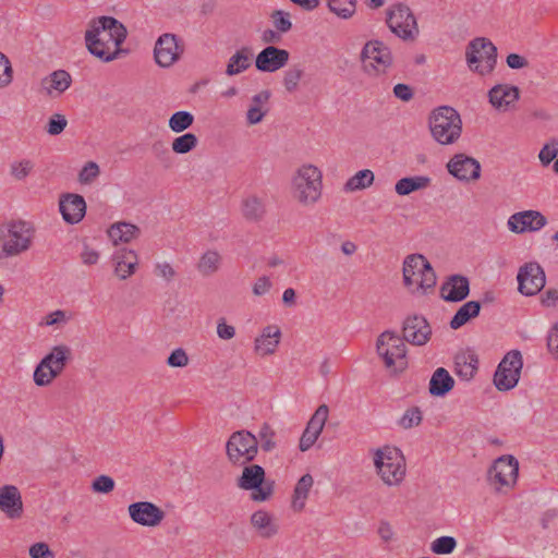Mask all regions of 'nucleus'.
<instances>
[{
  "label": "nucleus",
  "mask_w": 558,
  "mask_h": 558,
  "mask_svg": "<svg viewBox=\"0 0 558 558\" xmlns=\"http://www.w3.org/2000/svg\"><path fill=\"white\" fill-rule=\"evenodd\" d=\"M112 263L116 276L121 280H126L136 272L140 257L136 251L121 247L112 254Z\"/></svg>",
  "instance_id": "cd10ccee"
},
{
  "label": "nucleus",
  "mask_w": 558,
  "mask_h": 558,
  "mask_svg": "<svg viewBox=\"0 0 558 558\" xmlns=\"http://www.w3.org/2000/svg\"><path fill=\"white\" fill-rule=\"evenodd\" d=\"M402 335V339L410 344L423 347L430 340L433 331L424 316L412 315L403 322Z\"/></svg>",
  "instance_id": "aec40b11"
},
{
  "label": "nucleus",
  "mask_w": 558,
  "mask_h": 558,
  "mask_svg": "<svg viewBox=\"0 0 558 558\" xmlns=\"http://www.w3.org/2000/svg\"><path fill=\"white\" fill-rule=\"evenodd\" d=\"M520 90L511 84H497L488 90V101L498 112H507L515 107Z\"/></svg>",
  "instance_id": "b1692460"
},
{
  "label": "nucleus",
  "mask_w": 558,
  "mask_h": 558,
  "mask_svg": "<svg viewBox=\"0 0 558 558\" xmlns=\"http://www.w3.org/2000/svg\"><path fill=\"white\" fill-rule=\"evenodd\" d=\"M252 530L260 538H272L279 533V523L276 517L265 509H258L250 515Z\"/></svg>",
  "instance_id": "c85d7f7f"
},
{
  "label": "nucleus",
  "mask_w": 558,
  "mask_h": 558,
  "mask_svg": "<svg viewBox=\"0 0 558 558\" xmlns=\"http://www.w3.org/2000/svg\"><path fill=\"white\" fill-rule=\"evenodd\" d=\"M194 123V116L189 111H177L169 118V129L174 133H182Z\"/></svg>",
  "instance_id": "de8ad7c7"
},
{
  "label": "nucleus",
  "mask_w": 558,
  "mask_h": 558,
  "mask_svg": "<svg viewBox=\"0 0 558 558\" xmlns=\"http://www.w3.org/2000/svg\"><path fill=\"white\" fill-rule=\"evenodd\" d=\"M377 535L381 543L385 545H389L398 541V534L396 529L390 522L386 520H383L378 523Z\"/></svg>",
  "instance_id": "6e6d98bb"
},
{
  "label": "nucleus",
  "mask_w": 558,
  "mask_h": 558,
  "mask_svg": "<svg viewBox=\"0 0 558 558\" xmlns=\"http://www.w3.org/2000/svg\"><path fill=\"white\" fill-rule=\"evenodd\" d=\"M266 213L265 202L256 195H250L242 202V214L248 220H259Z\"/></svg>",
  "instance_id": "79ce46f5"
},
{
  "label": "nucleus",
  "mask_w": 558,
  "mask_h": 558,
  "mask_svg": "<svg viewBox=\"0 0 558 558\" xmlns=\"http://www.w3.org/2000/svg\"><path fill=\"white\" fill-rule=\"evenodd\" d=\"M374 180H375V175L372 170H369V169L360 170L345 181V183L343 185V191L347 193H352V192L365 190L374 183Z\"/></svg>",
  "instance_id": "a19ab883"
},
{
  "label": "nucleus",
  "mask_w": 558,
  "mask_h": 558,
  "mask_svg": "<svg viewBox=\"0 0 558 558\" xmlns=\"http://www.w3.org/2000/svg\"><path fill=\"white\" fill-rule=\"evenodd\" d=\"M523 368V356L519 350H510L499 362L494 374V385L499 391H509L517 387Z\"/></svg>",
  "instance_id": "4468645a"
},
{
  "label": "nucleus",
  "mask_w": 558,
  "mask_h": 558,
  "mask_svg": "<svg viewBox=\"0 0 558 558\" xmlns=\"http://www.w3.org/2000/svg\"><path fill=\"white\" fill-rule=\"evenodd\" d=\"M519 291L524 295H535L545 286L543 268L537 263H527L519 269L517 276Z\"/></svg>",
  "instance_id": "412c9836"
},
{
  "label": "nucleus",
  "mask_w": 558,
  "mask_h": 558,
  "mask_svg": "<svg viewBox=\"0 0 558 558\" xmlns=\"http://www.w3.org/2000/svg\"><path fill=\"white\" fill-rule=\"evenodd\" d=\"M276 433L268 424H263L258 430V434L256 436L258 446L266 451H272L276 448V440H275Z\"/></svg>",
  "instance_id": "3c124183"
},
{
  "label": "nucleus",
  "mask_w": 558,
  "mask_h": 558,
  "mask_svg": "<svg viewBox=\"0 0 558 558\" xmlns=\"http://www.w3.org/2000/svg\"><path fill=\"white\" fill-rule=\"evenodd\" d=\"M454 386V379L444 367H438L429 380V393L435 397H444Z\"/></svg>",
  "instance_id": "c9c22d12"
},
{
  "label": "nucleus",
  "mask_w": 558,
  "mask_h": 558,
  "mask_svg": "<svg viewBox=\"0 0 558 558\" xmlns=\"http://www.w3.org/2000/svg\"><path fill=\"white\" fill-rule=\"evenodd\" d=\"M432 179L428 175L405 177L395 184V192L399 196H407L413 192L423 191L430 186Z\"/></svg>",
  "instance_id": "f704fd0d"
},
{
  "label": "nucleus",
  "mask_w": 558,
  "mask_h": 558,
  "mask_svg": "<svg viewBox=\"0 0 558 558\" xmlns=\"http://www.w3.org/2000/svg\"><path fill=\"white\" fill-rule=\"evenodd\" d=\"M324 174L319 167L304 162L296 167L289 181L291 198L301 207H314L323 197Z\"/></svg>",
  "instance_id": "7ed1b4c3"
},
{
  "label": "nucleus",
  "mask_w": 558,
  "mask_h": 558,
  "mask_svg": "<svg viewBox=\"0 0 558 558\" xmlns=\"http://www.w3.org/2000/svg\"><path fill=\"white\" fill-rule=\"evenodd\" d=\"M303 76V70L300 68H291L284 73L283 85L288 92H294Z\"/></svg>",
  "instance_id": "bf43d9fd"
},
{
  "label": "nucleus",
  "mask_w": 558,
  "mask_h": 558,
  "mask_svg": "<svg viewBox=\"0 0 558 558\" xmlns=\"http://www.w3.org/2000/svg\"><path fill=\"white\" fill-rule=\"evenodd\" d=\"M226 452L232 464L245 465L252 462L258 453L257 438L247 430L234 432L226 444Z\"/></svg>",
  "instance_id": "ddd939ff"
},
{
  "label": "nucleus",
  "mask_w": 558,
  "mask_h": 558,
  "mask_svg": "<svg viewBox=\"0 0 558 558\" xmlns=\"http://www.w3.org/2000/svg\"><path fill=\"white\" fill-rule=\"evenodd\" d=\"M59 211L69 225H76L85 217L86 202L75 193H64L59 197Z\"/></svg>",
  "instance_id": "393cba45"
},
{
  "label": "nucleus",
  "mask_w": 558,
  "mask_h": 558,
  "mask_svg": "<svg viewBox=\"0 0 558 558\" xmlns=\"http://www.w3.org/2000/svg\"><path fill=\"white\" fill-rule=\"evenodd\" d=\"M270 97L267 90L260 92L252 97V102L246 111V122L255 125L263 121L267 114L266 104Z\"/></svg>",
  "instance_id": "e433bc0d"
},
{
  "label": "nucleus",
  "mask_w": 558,
  "mask_h": 558,
  "mask_svg": "<svg viewBox=\"0 0 558 558\" xmlns=\"http://www.w3.org/2000/svg\"><path fill=\"white\" fill-rule=\"evenodd\" d=\"M289 52L275 46L264 48L256 57L255 65L262 72H276L287 65Z\"/></svg>",
  "instance_id": "a878e982"
},
{
  "label": "nucleus",
  "mask_w": 558,
  "mask_h": 558,
  "mask_svg": "<svg viewBox=\"0 0 558 558\" xmlns=\"http://www.w3.org/2000/svg\"><path fill=\"white\" fill-rule=\"evenodd\" d=\"M377 352L390 372L398 373L408 367L404 340L396 332L388 330L378 337Z\"/></svg>",
  "instance_id": "f8f14e48"
},
{
  "label": "nucleus",
  "mask_w": 558,
  "mask_h": 558,
  "mask_svg": "<svg viewBox=\"0 0 558 558\" xmlns=\"http://www.w3.org/2000/svg\"><path fill=\"white\" fill-rule=\"evenodd\" d=\"M558 156V140L551 138L543 145L538 153L539 162L543 166H548Z\"/></svg>",
  "instance_id": "5fc2aeb1"
},
{
  "label": "nucleus",
  "mask_w": 558,
  "mask_h": 558,
  "mask_svg": "<svg viewBox=\"0 0 558 558\" xmlns=\"http://www.w3.org/2000/svg\"><path fill=\"white\" fill-rule=\"evenodd\" d=\"M36 228L27 220H10L0 226V259L17 257L28 252L35 241Z\"/></svg>",
  "instance_id": "20e7f679"
},
{
  "label": "nucleus",
  "mask_w": 558,
  "mask_h": 558,
  "mask_svg": "<svg viewBox=\"0 0 558 558\" xmlns=\"http://www.w3.org/2000/svg\"><path fill=\"white\" fill-rule=\"evenodd\" d=\"M190 363V357L183 348L174 349L167 357V365L172 368H183Z\"/></svg>",
  "instance_id": "13d9d810"
},
{
  "label": "nucleus",
  "mask_w": 558,
  "mask_h": 558,
  "mask_svg": "<svg viewBox=\"0 0 558 558\" xmlns=\"http://www.w3.org/2000/svg\"><path fill=\"white\" fill-rule=\"evenodd\" d=\"M497 47L486 37H475L465 48V63L470 71L481 76L492 74L497 64Z\"/></svg>",
  "instance_id": "6e6552de"
},
{
  "label": "nucleus",
  "mask_w": 558,
  "mask_h": 558,
  "mask_svg": "<svg viewBox=\"0 0 558 558\" xmlns=\"http://www.w3.org/2000/svg\"><path fill=\"white\" fill-rule=\"evenodd\" d=\"M72 350L65 343L53 345L38 362L33 373L37 387L50 386L65 369L71 361Z\"/></svg>",
  "instance_id": "423d86ee"
},
{
  "label": "nucleus",
  "mask_w": 558,
  "mask_h": 558,
  "mask_svg": "<svg viewBox=\"0 0 558 558\" xmlns=\"http://www.w3.org/2000/svg\"><path fill=\"white\" fill-rule=\"evenodd\" d=\"M221 255L215 250H208L202 254L197 263V270L203 276H211L216 274L221 266Z\"/></svg>",
  "instance_id": "37998d69"
},
{
  "label": "nucleus",
  "mask_w": 558,
  "mask_h": 558,
  "mask_svg": "<svg viewBox=\"0 0 558 558\" xmlns=\"http://www.w3.org/2000/svg\"><path fill=\"white\" fill-rule=\"evenodd\" d=\"M23 499L21 492L14 485L0 487V511L11 520L20 519L23 515Z\"/></svg>",
  "instance_id": "bb28decb"
},
{
  "label": "nucleus",
  "mask_w": 558,
  "mask_h": 558,
  "mask_svg": "<svg viewBox=\"0 0 558 558\" xmlns=\"http://www.w3.org/2000/svg\"><path fill=\"white\" fill-rule=\"evenodd\" d=\"M13 73L10 59L0 51V89L7 88L12 84Z\"/></svg>",
  "instance_id": "864d4df0"
},
{
  "label": "nucleus",
  "mask_w": 558,
  "mask_h": 558,
  "mask_svg": "<svg viewBox=\"0 0 558 558\" xmlns=\"http://www.w3.org/2000/svg\"><path fill=\"white\" fill-rule=\"evenodd\" d=\"M154 274L167 283L173 281L178 275L175 268L169 262H159L155 264Z\"/></svg>",
  "instance_id": "4d7b16f0"
},
{
  "label": "nucleus",
  "mask_w": 558,
  "mask_h": 558,
  "mask_svg": "<svg viewBox=\"0 0 558 558\" xmlns=\"http://www.w3.org/2000/svg\"><path fill=\"white\" fill-rule=\"evenodd\" d=\"M328 8L338 17L348 20L355 13L356 2L355 0H328Z\"/></svg>",
  "instance_id": "09e8293b"
},
{
  "label": "nucleus",
  "mask_w": 558,
  "mask_h": 558,
  "mask_svg": "<svg viewBox=\"0 0 558 558\" xmlns=\"http://www.w3.org/2000/svg\"><path fill=\"white\" fill-rule=\"evenodd\" d=\"M402 282L414 295H426L437 282L436 274L425 256L410 254L402 262Z\"/></svg>",
  "instance_id": "39448f33"
},
{
  "label": "nucleus",
  "mask_w": 558,
  "mask_h": 558,
  "mask_svg": "<svg viewBox=\"0 0 558 558\" xmlns=\"http://www.w3.org/2000/svg\"><path fill=\"white\" fill-rule=\"evenodd\" d=\"M72 320V314L65 310H53L43 315L38 322L40 328L59 330L64 328Z\"/></svg>",
  "instance_id": "4c0bfd02"
},
{
  "label": "nucleus",
  "mask_w": 558,
  "mask_h": 558,
  "mask_svg": "<svg viewBox=\"0 0 558 558\" xmlns=\"http://www.w3.org/2000/svg\"><path fill=\"white\" fill-rule=\"evenodd\" d=\"M182 53L183 48L173 34H162L155 44L154 58L160 68H170L179 61Z\"/></svg>",
  "instance_id": "6ab92c4d"
},
{
  "label": "nucleus",
  "mask_w": 558,
  "mask_h": 558,
  "mask_svg": "<svg viewBox=\"0 0 558 558\" xmlns=\"http://www.w3.org/2000/svg\"><path fill=\"white\" fill-rule=\"evenodd\" d=\"M272 23L277 31L281 33H287L291 29L292 23L290 20V15L283 11H275L271 14Z\"/></svg>",
  "instance_id": "e2e57ef3"
},
{
  "label": "nucleus",
  "mask_w": 558,
  "mask_h": 558,
  "mask_svg": "<svg viewBox=\"0 0 558 558\" xmlns=\"http://www.w3.org/2000/svg\"><path fill=\"white\" fill-rule=\"evenodd\" d=\"M458 546L453 536H439L430 542L429 549L435 555H450Z\"/></svg>",
  "instance_id": "8fccbe9b"
},
{
  "label": "nucleus",
  "mask_w": 558,
  "mask_h": 558,
  "mask_svg": "<svg viewBox=\"0 0 558 558\" xmlns=\"http://www.w3.org/2000/svg\"><path fill=\"white\" fill-rule=\"evenodd\" d=\"M433 138L440 145L453 144L461 135L462 121L457 110L451 107H439L429 118Z\"/></svg>",
  "instance_id": "1a4fd4ad"
},
{
  "label": "nucleus",
  "mask_w": 558,
  "mask_h": 558,
  "mask_svg": "<svg viewBox=\"0 0 558 558\" xmlns=\"http://www.w3.org/2000/svg\"><path fill=\"white\" fill-rule=\"evenodd\" d=\"M448 172L459 181H475L481 177L480 162L464 154H457L447 163Z\"/></svg>",
  "instance_id": "5701e85b"
},
{
  "label": "nucleus",
  "mask_w": 558,
  "mask_h": 558,
  "mask_svg": "<svg viewBox=\"0 0 558 558\" xmlns=\"http://www.w3.org/2000/svg\"><path fill=\"white\" fill-rule=\"evenodd\" d=\"M72 77L65 70H56L43 77L40 92L49 98H58L70 88Z\"/></svg>",
  "instance_id": "c756f323"
},
{
  "label": "nucleus",
  "mask_w": 558,
  "mask_h": 558,
  "mask_svg": "<svg viewBox=\"0 0 558 558\" xmlns=\"http://www.w3.org/2000/svg\"><path fill=\"white\" fill-rule=\"evenodd\" d=\"M423 421V412L418 407L408 408L398 418L397 425L401 429L417 427Z\"/></svg>",
  "instance_id": "a18cd8bd"
},
{
  "label": "nucleus",
  "mask_w": 558,
  "mask_h": 558,
  "mask_svg": "<svg viewBox=\"0 0 558 558\" xmlns=\"http://www.w3.org/2000/svg\"><path fill=\"white\" fill-rule=\"evenodd\" d=\"M34 168L33 160L28 158L16 159L10 163V175L16 181H23L34 171Z\"/></svg>",
  "instance_id": "49530a36"
},
{
  "label": "nucleus",
  "mask_w": 558,
  "mask_h": 558,
  "mask_svg": "<svg viewBox=\"0 0 558 558\" xmlns=\"http://www.w3.org/2000/svg\"><path fill=\"white\" fill-rule=\"evenodd\" d=\"M31 558H54V554L51 551L49 546L44 542H38L29 547Z\"/></svg>",
  "instance_id": "774afa93"
},
{
  "label": "nucleus",
  "mask_w": 558,
  "mask_h": 558,
  "mask_svg": "<svg viewBox=\"0 0 558 558\" xmlns=\"http://www.w3.org/2000/svg\"><path fill=\"white\" fill-rule=\"evenodd\" d=\"M126 38V28L111 16H101L90 22L85 33L87 50L96 58L110 62L121 52Z\"/></svg>",
  "instance_id": "f257e3e1"
},
{
  "label": "nucleus",
  "mask_w": 558,
  "mask_h": 558,
  "mask_svg": "<svg viewBox=\"0 0 558 558\" xmlns=\"http://www.w3.org/2000/svg\"><path fill=\"white\" fill-rule=\"evenodd\" d=\"M363 71L372 77L385 75L393 63L390 48L378 39L367 41L361 51Z\"/></svg>",
  "instance_id": "9b49d317"
},
{
  "label": "nucleus",
  "mask_w": 558,
  "mask_h": 558,
  "mask_svg": "<svg viewBox=\"0 0 558 558\" xmlns=\"http://www.w3.org/2000/svg\"><path fill=\"white\" fill-rule=\"evenodd\" d=\"M374 474L387 488L401 487L408 475L407 459L396 446L385 445L371 449Z\"/></svg>",
  "instance_id": "f03ea898"
},
{
  "label": "nucleus",
  "mask_w": 558,
  "mask_h": 558,
  "mask_svg": "<svg viewBox=\"0 0 558 558\" xmlns=\"http://www.w3.org/2000/svg\"><path fill=\"white\" fill-rule=\"evenodd\" d=\"M520 463L512 454L496 458L487 469L486 480L497 494H507L515 488L519 480Z\"/></svg>",
  "instance_id": "0eeeda50"
},
{
  "label": "nucleus",
  "mask_w": 558,
  "mask_h": 558,
  "mask_svg": "<svg viewBox=\"0 0 558 558\" xmlns=\"http://www.w3.org/2000/svg\"><path fill=\"white\" fill-rule=\"evenodd\" d=\"M130 519L141 526L156 527L165 519V512L150 501H136L128 506Z\"/></svg>",
  "instance_id": "a211bd4d"
},
{
  "label": "nucleus",
  "mask_w": 558,
  "mask_h": 558,
  "mask_svg": "<svg viewBox=\"0 0 558 558\" xmlns=\"http://www.w3.org/2000/svg\"><path fill=\"white\" fill-rule=\"evenodd\" d=\"M390 31L402 40L413 41L420 34L416 17L411 9L404 4L391 8L387 19Z\"/></svg>",
  "instance_id": "2eb2a0df"
},
{
  "label": "nucleus",
  "mask_w": 558,
  "mask_h": 558,
  "mask_svg": "<svg viewBox=\"0 0 558 558\" xmlns=\"http://www.w3.org/2000/svg\"><path fill=\"white\" fill-rule=\"evenodd\" d=\"M99 174V166L95 161H88L80 170L77 180L82 185H90L97 180Z\"/></svg>",
  "instance_id": "603ef678"
},
{
  "label": "nucleus",
  "mask_w": 558,
  "mask_h": 558,
  "mask_svg": "<svg viewBox=\"0 0 558 558\" xmlns=\"http://www.w3.org/2000/svg\"><path fill=\"white\" fill-rule=\"evenodd\" d=\"M282 340V330L278 324H267L260 327L253 339L252 351L258 359L275 355Z\"/></svg>",
  "instance_id": "dca6fc26"
},
{
  "label": "nucleus",
  "mask_w": 558,
  "mask_h": 558,
  "mask_svg": "<svg viewBox=\"0 0 558 558\" xmlns=\"http://www.w3.org/2000/svg\"><path fill=\"white\" fill-rule=\"evenodd\" d=\"M272 281L267 276L258 277L252 284V292L255 296H264L272 289Z\"/></svg>",
  "instance_id": "0e129e2a"
},
{
  "label": "nucleus",
  "mask_w": 558,
  "mask_h": 558,
  "mask_svg": "<svg viewBox=\"0 0 558 558\" xmlns=\"http://www.w3.org/2000/svg\"><path fill=\"white\" fill-rule=\"evenodd\" d=\"M329 409L326 404L319 405L311 416L299 441L302 452L308 451L317 441L328 420Z\"/></svg>",
  "instance_id": "4be33fe9"
},
{
  "label": "nucleus",
  "mask_w": 558,
  "mask_h": 558,
  "mask_svg": "<svg viewBox=\"0 0 558 558\" xmlns=\"http://www.w3.org/2000/svg\"><path fill=\"white\" fill-rule=\"evenodd\" d=\"M470 293V282L461 275L449 276L441 284L440 294L445 301L460 302Z\"/></svg>",
  "instance_id": "7c9ffc66"
},
{
  "label": "nucleus",
  "mask_w": 558,
  "mask_h": 558,
  "mask_svg": "<svg viewBox=\"0 0 558 558\" xmlns=\"http://www.w3.org/2000/svg\"><path fill=\"white\" fill-rule=\"evenodd\" d=\"M241 475L236 478V486L246 492H251L250 498L255 502H265L270 500L275 492V482L266 481V472L258 464L243 465Z\"/></svg>",
  "instance_id": "9d476101"
},
{
  "label": "nucleus",
  "mask_w": 558,
  "mask_h": 558,
  "mask_svg": "<svg viewBox=\"0 0 558 558\" xmlns=\"http://www.w3.org/2000/svg\"><path fill=\"white\" fill-rule=\"evenodd\" d=\"M547 223V218L535 209L514 213L507 220L508 229L515 234L538 232L545 228Z\"/></svg>",
  "instance_id": "f3484780"
},
{
  "label": "nucleus",
  "mask_w": 558,
  "mask_h": 558,
  "mask_svg": "<svg viewBox=\"0 0 558 558\" xmlns=\"http://www.w3.org/2000/svg\"><path fill=\"white\" fill-rule=\"evenodd\" d=\"M216 332L220 340L228 341L235 337L236 330L235 327L228 324L225 318H220L217 322Z\"/></svg>",
  "instance_id": "69168bd1"
},
{
  "label": "nucleus",
  "mask_w": 558,
  "mask_h": 558,
  "mask_svg": "<svg viewBox=\"0 0 558 558\" xmlns=\"http://www.w3.org/2000/svg\"><path fill=\"white\" fill-rule=\"evenodd\" d=\"M252 53L248 49L243 48L234 52L228 61L226 74L229 76L238 75L251 66Z\"/></svg>",
  "instance_id": "58836bf2"
},
{
  "label": "nucleus",
  "mask_w": 558,
  "mask_h": 558,
  "mask_svg": "<svg viewBox=\"0 0 558 558\" xmlns=\"http://www.w3.org/2000/svg\"><path fill=\"white\" fill-rule=\"evenodd\" d=\"M313 485L314 478L310 473L302 475L298 480L291 497V508L294 511L300 512L305 508Z\"/></svg>",
  "instance_id": "72a5a7b5"
},
{
  "label": "nucleus",
  "mask_w": 558,
  "mask_h": 558,
  "mask_svg": "<svg viewBox=\"0 0 558 558\" xmlns=\"http://www.w3.org/2000/svg\"><path fill=\"white\" fill-rule=\"evenodd\" d=\"M198 138L193 133H184L171 142V149L178 155L187 154L196 148Z\"/></svg>",
  "instance_id": "c03bdc74"
},
{
  "label": "nucleus",
  "mask_w": 558,
  "mask_h": 558,
  "mask_svg": "<svg viewBox=\"0 0 558 558\" xmlns=\"http://www.w3.org/2000/svg\"><path fill=\"white\" fill-rule=\"evenodd\" d=\"M478 369V357L472 350H465L457 354L454 359V372L464 381L474 378Z\"/></svg>",
  "instance_id": "2f4dec72"
},
{
  "label": "nucleus",
  "mask_w": 558,
  "mask_h": 558,
  "mask_svg": "<svg viewBox=\"0 0 558 558\" xmlns=\"http://www.w3.org/2000/svg\"><path fill=\"white\" fill-rule=\"evenodd\" d=\"M481 304L477 301H469L462 304L454 316L450 320V327L452 329H459L464 326L470 319L476 317L480 314Z\"/></svg>",
  "instance_id": "ea45409f"
},
{
  "label": "nucleus",
  "mask_w": 558,
  "mask_h": 558,
  "mask_svg": "<svg viewBox=\"0 0 558 558\" xmlns=\"http://www.w3.org/2000/svg\"><path fill=\"white\" fill-rule=\"evenodd\" d=\"M109 240L113 245L128 244L141 235V229L133 223L118 221L112 223L107 231Z\"/></svg>",
  "instance_id": "473e14b6"
},
{
  "label": "nucleus",
  "mask_w": 558,
  "mask_h": 558,
  "mask_svg": "<svg viewBox=\"0 0 558 558\" xmlns=\"http://www.w3.org/2000/svg\"><path fill=\"white\" fill-rule=\"evenodd\" d=\"M114 481L108 475H100L92 483V489L95 493L109 494L114 489Z\"/></svg>",
  "instance_id": "052dcab7"
},
{
  "label": "nucleus",
  "mask_w": 558,
  "mask_h": 558,
  "mask_svg": "<svg viewBox=\"0 0 558 558\" xmlns=\"http://www.w3.org/2000/svg\"><path fill=\"white\" fill-rule=\"evenodd\" d=\"M547 350L555 360H558V322L547 333Z\"/></svg>",
  "instance_id": "338daca9"
},
{
  "label": "nucleus",
  "mask_w": 558,
  "mask_h": 558,
  "mask_svg": "<svg viewBox=\"0 0 558 558\" xmlns=\"http://www.w3.org/2000/svg\"><path fill=\"white\" fill-rule=\"evenodd\" d=\"M68 125V120L63 114L56 113L53 114L47 124V133L50 135H59L61 134Z\"/></svg>",
  "instance_id": "680f3d73"
}]
</instances>
